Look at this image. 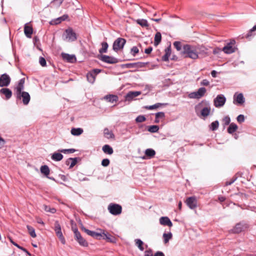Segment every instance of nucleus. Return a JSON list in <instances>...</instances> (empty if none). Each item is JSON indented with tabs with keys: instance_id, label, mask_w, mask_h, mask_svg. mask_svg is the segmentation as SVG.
I'll use <instances>...</instances> for the list:
<instances>
[{
	"instance_id": "obj_1",
	"label": "nucleus",
	"mask_w": 256,
	"mask_h": 256,
	"mask_svg": "<svg viewBox=\"0 0 256 256\" xmlns=\"http://www.w3.org/2000/svg\"><path fill=\"white\" fill-rule=\"evenodd\" d=\"M183 53L188 57L194 60L197 59L198 56V46L190 44H186L183 46Z\"/></svg>"
},
{
	"instance_id": "obj_2",
	"label": "nucleus",
	"mask_w": 256,
	"mask_h": 256,
	"mask_svg": "<svg viewBox=\"0 0 256 256\" xmlns=\"http://www.w3.org/2000/svg\"><path fill=\"white\" fill-rule=\"evenodd\" d=\"M200 108H202L200 114L202 116L206 118L210 114L211 108L208 102L202 100L195 106V110L196 112H198V110Z\"/></svg>"
},
{
	"instance_id": "obj_3",
	"label": "nucleus",
	"mask_w": 256,
	"mask_h": 256,
	"mask_svg": "<svg viewBox=\"0 0 256 256\" xmlns=\"http://www.w3.org/2000/svg\"><path fill=\"white\" fill-rule=\"evenodd\" d=\"M63 38L64 40L69 42H74L77 39V36L72 28H69L65 30L63 34Z\"/></svg>"
},
{
	"instance_id": "obj_4",
	"label": "nucleus",
	"mask_w": 256,
	"mask_h": 256,
	"mask_svg": "<svg viewBox=\"0 0 256 256\" xmlns=\"http://www.w3.org/2000/svg\"><path fill=\"white\" fill-rule=\"evenodd\" d=\"M54 230L56 234L62 244H66V240L62 232L61 226L58 220H56L54 224Z\"/></svg>"
},
{
	"instance_id": "obj_5",
	"label": "nucleus",
	"mask_w": 256,
	"mask_h": 256,
	"mask_svg": "<svg viewBox=\"0 0 256 256\" xmlns=\"http://www.w3.org/2000/svg\"><path fill=\"white\" fill-rule=\"evenodd\" d=\"M206 90L204 87H201L196 92H192L188 95L190 98L200 99L206 94Z\"/></svg>"
},
{
	"instance_id": "obj_6",
	"label": "nucleus",
	"mask_w": 256,
	"mask_h": 256,
	"mask_svg": "<svg viewBox=\"0 0 256 256\" xmlns=\"http://www.w3.org/2000/svg\"><path fill=\"white\" fill-rule=\"evenodd\" d=\"M82 230L88 235L98 240H100L101 238L103 236V234H104V230L102 229H99L98 230L99 232L90 230L86 228H82Z\"/></svg>"
},
{
	"instance_id": "obj_7",
	"label": "nucleus",
	"mask_w": 256,
	"mask_h": 256,
	"mask_svg": "<svg viewBox=\"0 0 256 256\" xmlns=\"http://www.w3.org/2000/svg\"><path fill=\"white\" fill-rule=\"evenodd\" d=\"M109 212L114 216L118 215L122 213V206L116 204H110L108 206Z\"/></svg>"
},
{
	"instance_id": "obj_8",
	"label": "nucleus",
	"mask_w": 256,
	"mask_h": 256,
	"mask_svg": "<svg viewBox=\"0 0 256 256\" xmlns=\"http://www.w3.org/2000/svg\"><path fill=\"white\" fill-rule=\"evenodd\" d=\"M248 228V225L244 222H240L236 224L233 228L230 230V232L233 234H239L246 229Z\"/></svg>"
},
{
	"instance_id": "obj_9",
	"label": "nucleus",
	"mask_w": 256,
	"mask_h": 256,
	"mask_svg": "<svg viewBox=\"0 0 256 256\" xmlns=\"http://www.w3.org/2000/svg\"><path fill=\"white\" fill-rule=\"evenodd\" d=\"M126 42V40L124 38H118L113 44V50L115 52H118V50L122 49Z\"/></svg>"
},
{
	"instance_id": "obj_10",
	"label": "nucleus",
	"mask_w": 256,
	"mask_h": 256,
	"mask_svg": "<svg viewBox=\"0 0 256 256\" xmlns=\"http://www.w3.org/2000/svg\"><path fill=\"white\" fill-rule=\"evenodd\" d=\"M100 72V70L96 68L88 72V74H86L87 80L90 83L93 84L96 80V78L97 74Z\"/></svg>"
},
{
	"instance_id": "obj_11",
	"label": "nucleus",
	"mask_w": 256,
	"mask_h": 256,
	"mask_svg": "<svg viewBox=\"0 0 256 256\" xmlns=\"http://www.w3.org/2000/svg\"><path fill=\"white\" fill-rule=\"evenodd\" d=\"M76 240L78 244L83 246H88V242L82 236L80 233L79 232L77 228L73 229Z\"/></svg>"
},
{
	"instance_id": "obj_12",
	"label": "nucleus",
	"mask_w": 256,
	"mask_h": 256,
	"mask_svg": "<svg viewBox=\"0 0 256 256\" xmlns=\"http://www.w3.org/2000/svg\"><path fill=\"white\" fill-rule=\"evenodd\" d=\"M15 96L18 100L22 99L24 105H28L30 100V94L26 92H23L15 95Z\"/></svg>"
},
{
	"instance_id": "obj_13",
	"label": "nucleus",
	"mask_w": 256,
	"mask_h": 256,
	"mask_svg": "<svg viewBox=\"0 0 256 256\" xmlns=\"http://www.w3.org/2000/svg\"><path fill=\"white\" fill-rule=\"evenodd\" d=\"M226 98L223 94H218L214 100V106L216 108L222 107L226 103Z\"/></svg>"
},
{
	"instance_id": "obj_14",
	"label": "nucleus",
	"mask_w": 256,
	"mask_h": 256,
	"mask_svg": "<svg viewBox=\"0 0 256 256\" xmlns=\"http://www.w3.org/2000/svg\"><path fill=\"white\" fill-rule=\"evenodd\" d=\"M185 202L188 206L192 210H194L198 206V200L195 196L188 198Z\"/></svg>"
},
{
	"instance_id": "obj_15",
	"label": "nucleus",
	"mask_w": 256,
	"mask_h": 256,
	"mask_svg": "<svg viewBox=\"0 0 256 256\" xmlns=\"http://www.w3.org/2000/svg\"><path fill=\"white\" fill-rule=\"evenodd\" d=\"M11 78L7 74H4L0 76V87H6L10 83Z\"/></svg>"
},
{
	"instance_id": "obj_16",
	"label": "nucleus",
	"mask_w": 256,
	"mask_h": 256,
	"mask_svg": "<svg viewBox=\"0 0 256 256\" xmlns=\"http://www.w3.org/2000/svg\"><path fill=\"white\" fill-rule=\"evenodd\" d=\"M100 59L102 62L110 64H114L118 62V60L116 58L106 55L101 56Z\"/></svg>"
},
{
	"instance_id": "obj_17",
	"label": "nucleus",
	"mask_w": 256,
	"mask_h": 256,
	"mask_svg": "<svg viewBox=\"0 0 256 256\" xmlns=\"http://www.w3.org/2000/svg\"><path fill=\"white\" fill-rule=\"evenodd\" d=\"M25 82L24 78H21L18 84V85L14 88V95L23 92L24 89V84Z\"/></svg>"
},
{
	"instance_id": "obj_18",
	"label": "nucleus",
	"mask_w": 256,
	"mask_h": 256,
	"mask_svg": "<svg viewBox=\"0 0 256 256\" xmlns=\"http://www.w3.org/2000/svg\"><path fill=\"white\" fill-rule=\"evenodd\" d=\"M244 102V98L242 94L236 92L234 96V103L236 104H242Z\"/></svg>"
},
{
	"instance_id": "obj_19",
	"label": "nucleus",
	"mask_w": 256,
	"mask_h": 256,
	"mask_svg": "<svg viewBox=\"0 0 256 256\" xmlns=\"http://www.w3.org/2000/svg\"><path fill=\"white\" fill-rule=\"evenodd\" d=\"M0 94L4 95L5 96L4 99L8 100L12 96V92L8 88H2L0 90Z\"/></svg>"
},
{
	"instance_id": "obj_20",
	"label": "nucleus",
	"mask_w": 256,
	"mask_h": 256,
	"mask_svg": "<svg viewBox=\"0 0 256 256\" xmlns=\"http://www.w3.org/2000/svg\"><path fill=\"white\" fill-rule=\"evenodd\" d=\"M234 44V43L232 42L228 43L222 48V51L227 54H230L234 52V48L232 46Z\"/></svg>"
},
{
	"instance_id": "obj_21",
	"label": "nucleus",
	"mask_w": 256,
	"mask_h": 256,
	"mask_svg": "<svg viewBox=\"0 0 256 256\" xmlns=\"http://www.w3.org/2000/svg\"><path fill=\"white\" fill-rule=\"evenodd\" d=\"M24 32L26 36L28 38H31L33 33V28L31 26L28 24H25L24 26Z\"/></svg>"
},
{
	"instance_id": "obj_22",
	"label": "nucleus",
	"mask_w": 256,
	"mask_h": 256,
	"mask_svg": "<svg viewBox=\"0 0 256 256\" xmlns=\"http://www.w3.org/2000/svg\"><path fill=\"white\" fill-rule=\"evenodd\" d=\"M102 239L105 240L108 242L112 243H116V239L114 236L108 232L106 233L104 231V234H103Z\"/></svg>"
},
{
	"instance_id": "obj_23",
	"label": "nucleus",
	"mask_w": 256,
	"mask_h": 256,
	"mask_svg": "<svg viewBox=\"0 0 256 256\" xmlns=\"http://www.w3.org/2000/svg\"><path fill=\"white\" fill-rule=\"evenodd\" d=\"M160 223L163 226H167L169 227H171L172 226V224L170 221V219L167 216H162L160 218Z\"/></svg>"
},
{
	"instance_id": "obj_24",
	"label": "nucleus",
	"mask_w": 256,
	"mask_h": 256,
	"mask_svg": "<svg viewBox=\"0 0 256 256\" xmlns=\"http://www.w3.org/2000/svg\"><path fill=\"white\" fill-rule=\"evenodd\" d=\"M140 94L141 92L139 91L130 92L126 94V98L127 100L130 101L132 100L134 98L140 95Z\"/></svg>"
},
{
	"instance_id": "obj_25",
	"label": "nucleus",
	"mask_w": 256,
	"mask_h": 256,
	"mask_svg": "<svg viewBox=\"0 0 256 256\" xmlns=\"http://www.w3.org/2000/svg\"><path fill=\"white\" fill-rule=\"evenodd\" d=\"M165 54L162 56V59L164 62L168 60L169 57L171 54V46L170 45L164 50Z\"/></svg>"
},
{
	"instance_id": "obj_26",
	"label": "nucleus",
	"mask_w": 256,
	"mask_h": 256,
	"mask_svg": "<svg viewBox=\"0 0 256 256\" xmlns=\"http://www.w3.org/2000/svg\"><path fill=\"white\" fill-rule=\"evenodd\" d=\"M104 99L108 102L114 103L116 102L118 100V96L116 95L108 94L104 96Z\"/></svg>"
},
{
	"instance_id": "obj_27",
	"label": "nucleus",
	"mask_w": 256,
	"mask_h": 256,
	"mask_svg": "<svg viewBox=\"0 0 256 256\" xmlns=\"http://www.w3.org/2000/svg\"><path fill=\"white\" fill-rule=\"evenodd\" d=\"M62 57L64 60H66L69 62H73L76 60L74 56L70 55L68 54H62Z\"/></svg>"
},
{
	"instance_id": "obj_28",
	"label": "nucleus",
	"mask_w": 256,
	"mask_h": 256,
	"mask_svg": "<svg viewBox=\"0 0 256 256\" xmlns=\"http://www.w3.org/2000/svg\"><path fill=\"white\" fill-rule=\"evenodd\" d=\"M144 154L148 158H152L156 155V152L152 148H148L145 150Z\"/></svg>"
},
{
	"instance_id": "obj_29",
	"label": "nucleus",
	"mask_w": 256,
	"mask_h": 256,
	"mask_svg": "<svg viewBox=\"0 0 256 256\" xmlns=\"http://www.w3.org/2000/svg\"><path fill=\"white\" fill-rule=\"evenodd\" d=\"M102 150L104 153L112 154L114 152L112 148L108 144H105L102 146Z\"/></svg>"
},
{
	"instance_id": "obj_30",
	"label": "nucleus",
	"mask_w": 256,
	"mask_h": 256,
	"mask_svg": "<svg viewBox=\"0 0 256 256\" xmlns=\"http://www.w3.org/2000/svg\"><path fill=\"white\" fill-rule=\"evenodd\" d=\"M63 157V155L60 152H54L52 154L51 158L52 160L58 162L61 160Z\"/></svg>"
},
{
	"instance_id": "obj_31",
	"label": "nucleus",
	"mask_w": 256,
	"mask_h": 256,
	"mask_svg": "<svg viewBox=\"0 0 256 256\" xmlns=\"http://www.w3.org/2000/svg\"><path fill=\"white\" fill-rule=\"evenodd\" d=\"M198 55L200 54L203 56H206L208 55V49L204 46H198Z\"/></svg>"
},
{
	"instance_id": "obj_32",
	"label": "nucleus",
	"mask_w": 256,
	"mask_h": 256,
	"mask_svg": "<svg viewBox=\"0 0 256 256\" xmlns=\"http://www.w3.org/2000/svg\"><path fill=\"white\" fill-rule=\"evenodd\" d=\"M70 132L72 134L78 136L83 132V130L82 128H72Z\"/></svg>"
},
{
	"instance_id": "obj_33",
	"label": "nucleus",
	"mask_w": 256,
	"mask_h": 256,
	"mask_svg": "<svg viewBox=\"0 0 256 256\" xmlns=\"http://www.w3.org/2000/svg\"><path fill=\"white\" fill-rule=\"evenodd\" d=\"M162 40V36L160 32H157L154 36V45L157 46L160 42Z\"/></svg>"
},
{
	"instance_id": "obj_34",
	"label": "nucleus",
	"mask_w": 256,
	"mask_h": 256,
	"mask_svg": "<svg viewBox=\"0 0 256 256\" xmlns=\"http://www.w3.org/2000/svg\"><path fill=\"white\" fill-rule=\"evenodd\" d=\"M104 136L106 138H114V134L112 131L110 130L108 128H105L104 130Z\"/></svg>"
},
{
	"instance_id": "obj_35",
	"label": "nucleus",
	"mask_w": 256,
	"mask_h": 256,
	"mask_svg": "<svg viewBox=\"0 0 256 256\" xmlns=\"http://www.w3.org/2000/svg\"><path fill=\"white\" fill-rule=\"evenodd\" d=\"M40 172L46 176H48L50 174V168L46 165H44L41 166Z\"/></svg>"
},
{
	"instance_id": "obj_36",
	"label": "nucleus",
	"mask_w": 256,
	"mask_h": 256,
	"mask_svg": "<svg viewBox=\"0 0 256 256\" xmlns=\"http://www.w3.org/2000/svg\"><path fill=\"white\" fill-rule=\"evenodd\" d=\"M136 22L142 27L147 28L149 26L148 21L144 19H138Z\"/></svg>"
},
{
	"instance_id": "obj_37",
	"label": "nucleus",
	"mask_w": 256,
	"mask_h": 256,
	"mask_svg": "<svg viewBox=\"0 0 256 256\" xmlns=\"http://www.w3.org/2000/svg\"><path fill=\"white\" fill-rule=\"evenodd\" d=\"M237 129V125L234 123H232L230 124V126L228 128V132L229 134H232L234 132H235Z\"/></svg>"
},
{
	"instance_id": "obj_38",
	"label": "nucleus",
	"mask_w": 256,
	"mask_h": 256,
	"mask_svg": "<svg viewBox=\"0 0 256 256\" xmlns=\"http://www.w3.org/2000/svg\"><path fill=\"white\" fill-rule=\"evenodd\" d=\"M78 162V158H70L68 160L66 161V162L70 164V168H72L74 167Z\"/></svg>"
},
{
	"instance_id": "obj_39",
	"label": "nucleus",
	"mask_w": 256,
	"mask_h": 256,
	"mask_svg": "<svg viewBox=\"0 0 256 256\" xmlns=\"http://www.w3.org/2000/svg\"><path fill=\"white\" fill-rule=\"evenodd\" d=\"M26 228L30 236L34 238H36V235L35 232L34 228L29 225H28L26 226Z\"/></svg>"
},
{
	"instance_id": "obj_40",
	"label": "nucleus",
	"mask_w": 256,
	"mask_h": 256,
	"mask_svg": "<svg viewBox=\"0 0 256 256\" xmlns=\"http://www.w3.org/2000/svg\"><path fill=\"white\" fill-rule=\"evenodd\" d=\"M172 234L171 232H169L168 234L164 233L163 234V238L164 242V244H166L168 242V241L172 238Z\"/></svg>"
},
{
	"instance_id": "obj_41",
	"label": "nucleus",
	"mask_w": 256,
	"mask_h": 256,
	"mask_svg": "<svg viewBox=\"0 0 256 256\" xmlns=\"http://www.w3.org/2000/svg\"><path fill=\"white\" fill-rule=\"evenodd\" d=\"M102 48L99 50V52L100 54L106 52L108 46V43L106 42H103L102 43Z\"/></svg>"
},
{
	"instance_id": "obj_42",
	"label": "nucleus",
	"mask_w": 256,
	"mask_h": 256,
	"mask_svg": "<svg viewBox=\"0 0 256 256\" xmlns=\"http://www.w3.org/2000/svg\"><path fill=\"white\" fill-rule=\"evenodd\" d=\"M136 244L138 246V248L141 250L143 251L144 250V248L143 246L144 242L140 239H136L135 240Z\"/></svg>"
},
{
	"instance_id": "obj_43",
	"label": "nucleus",
	"mask_w": 256,
	"mask_h": 256,
	"mask_svg": "<svg viewBox=\"0 0 256 256\" xmlns=\"http://www.w3.org/2000/svg\"><path fill=\"white\" fill-rule=\"evenodd\" d=\"M219 126V122L218 120L213 122L210 125V128L211 130L214 131L217 130Z\"/></svg>"
},
{
	"instance_id": "obj_44",
	"label": "nucleus",
	"mask_w": 256,
	"mask_h": 256,
	"mask_svg": "<svg viewBox=\"0 0 256 256\" xmlns=\"http://www.w3.org/2000/svg\"><path fill=\"white\" fill-rule=\"evenodd\" d=\"M163 104H162V103H156L152 106H145V108L147 110H154V109H156Z\"/></svg>"
},
{
	"instance_id": "obj_45",
	"label": "nucleus",
	"mask_w": 256,
	"mask_h": 256,
	"mask_svg": "<svg viewBox=\"0 0 256 256\" xmlns=\"http://www.w3.org/2000/svg\"><path fill=\"white\" fill-rule=\"evenodd\" d=\"M44 210L46 212H50L52 214H54L56 212V208H52L50 206H46V205H44Z\"/></svg>"
},
{
	"instance_id": "obj_46",
	"label": "nucleus",
	"mask_w": 256,
	"mask_h": 256,
	"mask_svg": "<svg viewBox=\"0 0 256 256\" xmlns=\"http://www.w3.org/2000/svg\"><path fill=\"white\" fill-rule=\"evenodd\" d=\"M159 127L156 125H153L150 126L148 128V130L150 132H158Z\"/></svg>"
},
{
	"instance_id": "obj_47",
	"label": "nucleus",
	"mask_w": 256,
	"mask_h": 256,
	"mask_svg": "<svg viewBox=\"0 0 256 256\" xmlns=\"http://www.w3.org/2000/svg\"><path fill=\"white\" fill-rule=\"evenodd\" d=\"M58 152H60L64 153V154L74 153V152H76V150L74 148L60 149V150H58Z\"/></svg>"
},
{
	"instance_id": "obj_48",
	"label": "nucleus",
	"mask_w": 256,
	"mask_h": 256,
	"mask_svg": "<svg viewBox=\"0 0 256 256\" xmlns=\"http://www.w3.org/2000/svg\"><path fill=\"white\" fill-rule=\"evenodd\" d=\"M12 244L16 246L17 248H18L19 249L22 250V251L24 252L27 255L29 256H31V254L30 252H28L25 248L22 247V246H20L18 244L14 242H12Z\"/></svg>"
},
{
	"instance_id": "obj_49",
	"label": "nucleus",
	"mask_w": 256,
	"mask_h": 256,
	"mask_svg": "<svg viewBox=\"0 0 256 256\" xmlns=\"http://www.w3.org/2000/svg\"><path fill=\"white\" fill-rule=\"evenodd\" d=\"M146 118L144 116L140 115L136 117V121L137 122H144Z\"/></svg>"
},
{
	"instance_id": "obj_50",
	"label": "nucleus",
	"mask_w": 256,
	"mask_h": 256,
	"mask_svg": "<svg viewBox=\"0 0 256 256\" xmlns=\"http://www.w3.org/2000/svg\"><path fill=\"white\" fill-rule=\"evenodd\" d=\"M138 52V48L136 46H133L131 49V54L134 56H135Z\"/></svg>"
},
{
	"instance_id": "obj_51",
	"label": "nucleus",
	"mask_w": 256,
	"mask_h": 256,
	"mask_svg": "<svg viewBox=\"0 0 256 256\" xmlns=\"http://www.w3.org/2000/svg\"><path fill=\"white\" fill-rule=\"evenodd\" d=\"M174 46L178 51H180L182 49L181 43L180 42H174Z\"/></svg>"
},
{
	"instance_id": "obj_52",
	"label": "nucleus",
	"mask_w": 256,
	"mask_h": 256,
	"mask_svg": "<svg viewBox=\"0 0 256 256\" xmlns=\"http://www.w3.org/2000/svg\"><path fill=\"white\" fill-rule=\"evenodd\" d=\"M39 62L42 66H45L46 65V62L45 58L43 57H40L39 59Z\"/></svg>"
},
{
	"instance_id": "obj_53",
	"label": "nucleus",
	"mask_w": 256,
	"mask_h": 256,
	"mask_svg": "<svg viewBox=\"0 0 256 256\" xmlns=\"http://www.w3.org/2000/svg\"><path fill=\"white\" fill-rule=\"evenodd\" d=\"M110 160L108 158H104L102 160V165L104 166H107L110 164Z\"/></svg>"
},
{
	"instance_id": "obj_54",
	"label": "nucleus",
	"mask_w": 256,
	"mask_h": 256,
	"mask_svg": "<svg viewBox=\"0 0 256 256\" xmlns=\"http://www.w3.org/2000/svg\"><path fill=\"white\" fill-rule=\"evenodd\" d=\"M164 116L165 114L164 112H158L156 114V119L164 118Z\"/></svg>"
},
{
	"instance_id": "obj_55",
	"label": "nucleus",
	"mask_w": 256,
	"mask_h": 256,
	"mask_svg": "<svg viewBox=\"0 0 256 256\" xmlns=\"http://www.w3.org/2000/svg\"><path fill=\"white\" fill-rule=\"evenodd\" d=\"M138 64V63H130L126 64V67L128 68H136Z\"/></svg>"
},
{
	"instance_id": "obj_56",
	"label": "nucleus",
	"mask_w": 256,
	"mask_h": 256,
	"mask_svg": "<svg viewBox=\"0 0 256 256\" xmlns=\"http://www.w3.org/2000/svg\"><path fill=\"white\" fill-rule=\"evenodd\" d=\"M60 23V21L57 18L54 20H52L50 22L51 25H56Z\"/></svg>"
},
{
	"instance_id": "obj_57",
	"label": "nucleus",
	"mask_w": 256,
	"mask_h": 256,
	"mask_svg": "<svg viewBox=\"0 0 256 256\" xmlns=\"http://www.w3.org/2000/svg\"><path fill=\"white\" fill-rule=\"evenodd\" d=\"M236 119H237V120L238 122L241 123V122H244V116L242 114H240L238 116Z\"/></svg>"
},
{
	"instance_id": "obj_58",
	"label": "nucleus",
	"mask_w": 256,
	"mask_h": 256,
	"mask_svg": "<svg viewBox=\"0 0 256 256\" xmlns=\"http://www.w3.org/2000/svg\"><path fill=\"white\" fill-rule=\"evenodd\" d=\"M144 256H154L152 254V251L151 249H149L144 252Z\"/></svg>"
},
{
	"instance_id": "obj_59",
	"label": "nucleus",
	"mask_w": 256,
	"mask_h": 256,
	"mask_svg": "<svg viewBox=\"0 0 256 256\" xmlns=\"http://www.w3.org/2000/svg\"><path fill=\"white\" fill-rule=\"evenodd\" d=\"M210 82L206 79L203 80L200 82L201 86H208Z\"/></svg>"
},
{
	"instance_id": "obj_60",
	"label": "nucleus",
	"mask_w": 256,
	"mask_h": 256,
	"mask_svg": "<svg viewBox=\"0 0 256 256\" xmlns=\"http://www.w3.org/2000/svg\"><path fill=\"white\" fill-rule=\"evenodd\" d=\"M223 120H224V122L225 124H226V125L228 124L230 122V117H228V116L224 117V118Z\"/></svg>"
},
{
	"instance_id": "obj_61",
	"label": "nucleus",
	"mask_w": 256,
	"mask_h": 256,
	"mask_svg": "<svg viewBox=\"0 0 256 256\" xmlns=\"http://www.w3.org/2000/svg\"><path fill=\"white\" fill-rule=\"evenodd\" d=\"M5 143V140L0 136V149L4 146Z\"/></svg>"
},
{
	"instance_id": "obj_62",
	"label": "nucleus",
	"mask_w": 256,
	"mask_h": 256,
	"mask_svg": "<svg viewBox=\"0 0 256 256\" xmlns=\"http://www.w3.org/2000/svg\"><path fill=\"white\" fill-rule=\"evenodd\" d=\"M152 50V48L151 46H150L148 48H147L145 49L144 52L146 54H150L151 53V52Z\"/></svg>"
},
{
	"instance_id": "obj_63",
	"label": "nucleus",
	"mask_w": 256,
	"mask_h": 256,
	"mask_svg": "<svg viewBox=\"0 0 256 256\" xmlns=\"http://www.w3.org/2000/svg\"><path fill=\"white\" fill-rule=\"evenodd\" d=\"M222 51V50L218 48H216L213 50V54H218L220 52Z\"/></svg>"
},
{
	"instance_id": "obj_64",
	"label": "nucleus",
	"mask_w": 256,
	"mask_h": 256,
	"mask_svg": "<svg viewBox=\"0 0 256 256\" xmlns=\"http://www.w3.org/2000/svg\"><path fill=\"white\" fill-rule=\"evenodd\" d=\"M154 256H164V254L160 251L156 252Z\"/></svg>"
}]
</instances>
